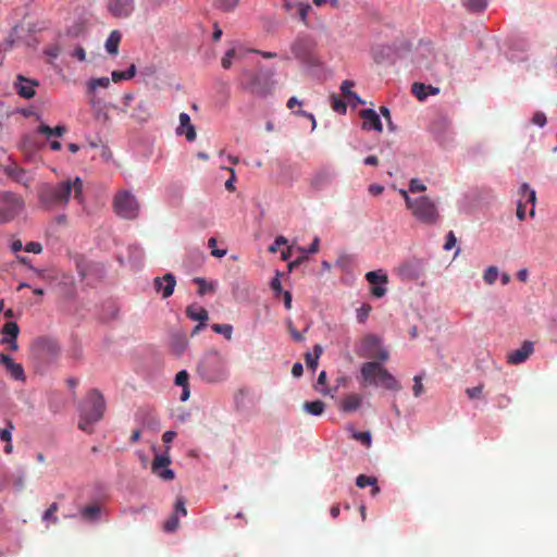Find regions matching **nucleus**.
Wrapping results in <instances>:
<instances>
[{
    "mask_svg": "<svg viewBox=\"0 0 557 557\" xmlns=\"http://www.w3.org/2000/svg\"><path fill=\"white\" fill-rule=\"evenodd\" d=\"M13 424L9 422L8 429H0V440L10 443L11 442V430L13 429Z\"/></svg>",
    "mask_w": 557,
    "mask_h": 557,
    "instance_id": "0e129e2a",
    "label": "nucleus"
},
{
    "mask_svg": "<svg viewBox=\"0 0 557 557\" xmlns=\"http://www.w3.org/2000/svg\"><path fill=\"white\" fill-rule=\"evenodd\" d=\"M136 74V66L135 64H132L127 71H113L112 72V81L114 83H119L121 81L131 79Z\"/></svg>",
    "mask_w": 557,
    "mask_h": 557,
    "instance_id": "2f4dec72",
    "label": "nucleus"
},
{
    "mask_svg": "<svg viewBox=\"0 0 557 557\" xmlns=\"http://www.w3.org/2000/svg\"><path fill=\"white\" fill-rule=\"evenodd\" d=\"M176 134H184L188 141H194L196 139L195 126L191 124L190 116L185 112L180 114V126L176 128Z\"/></svg>",
    "mask_w": 557,
    "mask_h": 557,
    "instance_id": "4be33fe9",
    "label": "nucleus"
},
{
    "mask_svg": "<svg viewBox=\"0 0 557 557\" xmlns=\"http://www.w3.org/2000/svg\"><path fill=\"white\" fill-rule=\"evenodd\" d=\"M25 201L13 191H0V224L13 221L22 213Z\"/></svg>",
    "mask_w": 557,
    "mask_h": 557,
    "instance_id": "39448f33",
    "label": "nucleus"
},
{
    "mask_svg": "<svg viewBox=\"0 0 557 557\" xmlns=\"http://www.w3.org/2000/svg\"><path fill=\"white\" fill-rule=\"evenodd\" d=\"M235 55H236L235 49L234 48L228 49L221 60L222 67L225 70L230 69L232 65V60L235 58Z\"/></svg>",
    "mask_w": 557,
    "mask_h": 557,
    "instance_id": "de8ad7c7",
    "label": "nucleus"
},
{
    "mask_svg": "<svg viewBox=\"0 0 557 557\" xmlns=\"http://www.w3.org/2000/svg\"><path fill=\"white\" fill-rule=\"evenodd\" d=\"M483 388H484V385L480 384L478 386L467 388L466 394L468 395V397L470 399H479L482 396Z\"/></svg>",
    "mask_w": 557,
    "mask_h": 557,
    "instance_id": "603ef678",
    "label": "nucleus"
},
{
    "mask_svg": "<svg viewBox=\"0 0 557 557\" xmlns=\"http://www.w3.org/2000/svg\"><path fill=\"white\" fill-rule=\"evenodd\" d=\"M104 410L102 394L98 389H91L79 406L78 428L88 434L92 433L94 424L102 419Z\"/></svg>",
    "mask_w": 557,
    "mask_h": 557,
    "instance_id": "f03ea898",
    "label": "nucleus"
},
{
    "mask_svg": "<svg viewBox=\"0 0 557 557\" xmlns=\"http://www.w3.org/2000/svg\"><path fill=\"white\" fill-rule=\"evenodd\" d=\"M66 131L67 129L64 125H58L55 127H50L47 124H40L37 127V133L47 136L48 139L51 138L52 136L61 137L66 133Z\"/></svg>",
    "mask_w": 557,
    "mask_h": 557,
    "instance_id": "c85d7f7f",
    "label": "nucleus"
},
{
    "mask_svg": "<svg viewBox=\"0 0 557 557\" xmlns=\"http://www.w3.org/2000/svg\"><path fill=\"white\" fill-rule=\"evenodd\" d=\"M110 13L119 18L128 17L134 9V0H111L108 4Z\"/></svg>",
    "mask_w": 557,
    "mask_h": 557,
    "instance_id": "f3484780",
    "label": "nucleus"
},
{
    "mask_svg": "<svg viewBox=\"0 0 557 557\" xmlns=\"http://www.w3.org/2000/svg\"><path fill=\"white\" fill-rule=\"evenodd\" d=\"M547 120H546V115L543 113V112H535L533 117H532V123L540 126V127H543L545 124H546Z\"/></svg>",
    "mask_w": 557,
    "mask_h": 557,
    "instance_id": "4d7b16f0",
    "label": "nucleus"
},
{
    "mask_svg": "<svg viewBox=\"0 0 557 557\" xmlns=\"http://www.w3.org/2000/svg\"><path fill=\"white\" fill-rule=\"evenodd\" d=\"M310 10H311V7L308 3H299L298 4L299 18L305 25H308V14H309Z\"/></svg>",
    "mask_w": 557,
    "mask_h": 557,
    "instance_id": "49530a36",
    "label": "nucleus"
},
{
    "mask_svg": "<svg viewBox=\"0 0 557 557\" xmlns=\"http://www.w3.org/2000/svg\"><path fill=\"white\" fill-rule=\"evenodd\" d=\"M409 210L419 222L429 225L436 224L441 218L436 203L426 196L414 198Z\"/></svg>",
    "mask_w": 557,
    "mask_h": 557,
    "instance_id": "0eeeda50",
    "label": "nucleus"
},
{
    "mask_svg": "<svg viewBox=\"0 0 557 557\" xmlns=\"http://www.w3.org/2000/svg\"><path fill=\"white\" fill-rule=\"evenodd\" d=\"M286 324H287V330L290 333L294 341L302 342L305 339L304 335L295 329L292 320L288 319Z\"/></svg>",
    "mask_w": 557,
    "mask_h": 557,
    "instance_id": "864d4df0",
    "label": "nucleus"
},
{
    "mask_svg": "<svg viewBox=\"0 0 557 557\" xmlns=\"http://www.w3.org/2000/svg\"><path fill=\"white\" fill-rule=\"evenodd\" d=\"M59 510V505L57 503H52L49 508L44 512L42 520H51L53 523L59 521L55 512Z\"/></svg>",
    "mask_w": 557,
    "mask_h": 557,
    "instance_id": "4c0bfd02",
    "label": "nucleus"
},
{
    "mask_svg": "<svg viewBox=\"0 0 557 557\" xmlns=\"http://www.w3.org/2000/svg\"><path fill=\"white\" fill-rule=\"evenodd\" d=\"M0 363L4 366L7 372L10 374L12 379L21 382L26 381V375L23 366L21 363L14 362L9 355L1 352Z\"/></svg>",
    "mask_w": 557,
    "mask_h": 557,
    "instance_id": "dca6fc26",
    "label": "nucleus"
},
{
    "mask_svg": "<svg viewBox=\"0 0 557 557\" xmlns=\"http://www.w3.org/2000/svg\"><path fill=\"white\" fill-rule=\"evenodd\" d=\"M60 52H61V48L59 45H52L45 49V53L53 59L58 58Z\"/></svg>",
    "mask_w": 557,
    "mask_h": 557,
    "instance_id": "052dcab7",
    "label": "nucleus"
},
{
    "mask_svg": "<svg viewBox=\"0 0 557 557\" xmlns=\"http://www.w3.org/2000/svg\"><path fill=\"white\" fill-rule=\"evenodd\" d=\"M302 408L312 416H321L324 412L325 404L322 400L305 401Z\"/></svg>",
    "mask_w": 557,
    "mask_h": 557,
    "instance_id": "c756f323",
    "label": "nucleus"
},
{
    "mask_svg": "<svg viewBox=\"0 0 557 557\" xmlns=\"http://www.w3.org/2000/svg\"><path fill=\"white\" fill-rule=\"evenodd\" d=\"M8 175L15 181L16 183H20L24 185L25 187H29L32 183V178L27 176V173L24 169L18 166L9 168L7 170Z\"/></svg>",
    "mask_w": 557,
    "mask_h": 557,
    "instance_id": "a878e982",
    "label": "nucleus"
},
{
    "mask_svg": "<svg viewBox=\"0 0 557 557\" xmlns=\"http://www.w3.org/2000/svg\"><path fill=\"white\" fill-rule=\"evenodd\" d=\"M34 348L42 358L50 361L57 359L61 352L58 342L48 337H40L36 339Z\"/></svg>",
    "mask_w": 557,
    "mask_h": 557,
    "instance_id": "ddd939ff",
    "label": "nucleus"
},
{
    "mask_svg": "<svg viewBox=\"0 0 557 557\" xmlns=\"http://www.w3.org/2000/svg\"><path fill=\"white\" fill-rule=\"evenodd\" d=\"M362 403V396L359 394H349L341 401L339 408L344 412L356 411Z\"/></svg>",
    "mask_w": 557,
    "mask_h": 557,
    "instance_id": "5701e85b",
    "label": "nucleus"
},
{
    "mask_svg": "<svg viewBox=\"0 0 557 557\" xmlns=\"http://www.w3.org/2000/svg\"><path fill=\"white\" fill-rule=\"evenodd\" d=\"M331 106L332 109L338 113H346L347 106L346 103L341 100L337 96L333 95L331 97Z\"/></svg>",
    "mask_w": 557,
    "mask_h": 557,
    "instance_id": "37998d69",
    "label": "nucleus"
},
{
    "mask_svg": "<svg viewBox=\"0 0 557 557\" xmlns=\"http://www.w3.org/2000/svg\"><path fill=\"white\" fill-rule=\"evenodd\" d=\"M198 372L208 382L220 381L226 374L223 360L218 352L207 354L198 364Z\"/></svg>",
    "mask_w": 557,
    "mask_h": 557,
    "instance_id": "6e6552de",
    "label": "nucleus"
},
{
    "mask_svg": "<svg viewBox=\"0 0 557 557\" xmlns=\"http://www.w3.org/2000/svg\"><path fill=\"white\" fill-rule=\"evenodd\" d=\"M519 195H520V198H519L518 205H517V218L519 220H524L525 209H527L528 203L532 205L529 214H530V216H534V214H535L534 206H535V201H536L535 190L532 189L529 186V184L523 183L520 187Z\"/></svg>",
    "mask_w": 557,
    "mask_h": 557,
    "instance_id": "9d476101",
    "label": "nucleus"
},
{
    "mask_svg": "<svg viewBox=\"0 0 557 557\" xmlns=\"http://www.w3.org/2000/svg\"><path fill=\"white\" fill-rule=\"evenodd\" d=\"M83 201V181L79 177L53 183H41L37 187V196L40 207L47 210L64 208L71 195Z\"/></svg>",
    "mask_w": 557,
    "mask_h": 557,
    "instance_id": "f257e3e1",
    "label": "nucleus"
},
{
    "mask_svg": "<svg viewBox=\"0 0 557 557\" xmlns=\"http://www.w3.org/2000/svg\"><path fill=\"white\" fill-rule=\"evenodd\" d=\"M287 239L280 235L275 238L274 243L269 247L270 252H276L280 246L286 245Z\"/></svg>",
    "mask_w": 557,
    "mask_h": 557,
    "instance_id": "bf43d9fd",
    "label": "nucleus"
},
{
    "mask_svg": "<svg viewBox=\"0 0 557 557\" xmlns=\"http://www.w3.org/2000/svg\"><path fill=\"white\" fill-rule=\"evenodd\" d=\"M25 250L27 252L40 253L42 251V246L38 242H29L26 244Z\"/></svg>",
    "mask_w": 557,
    "mask_h": 557,
    "instance_id": "13d9d810",
    "label": "nucleus"
},
{
    "mask_svg": "<svg viewBox=\"0 0 557 557\" xmlns=\"http://www.w3.org/2000/svg\"><path fill=\"white\" fill-rule=\"evenodd\" d=\"M399 194L401 195V197L404 198L405 202H406V207L407 209L409 210L410 207L412 206V203L414 202V199L411 198L409 195H408V191L405 190V189H399Z\"/></svg>",
    "mask_w": 557,
    "mask_h": 557,
    "instance_id": "774afa93",
    "label": "nucleus"
},
{
    "mask_svg": "<svg viewBox=\"0 0 557 557\" xmlns=\"http://www.w3.org/2000/svg\"><path fill=\"white\" fill-rule=\"evenodd\" d=\"M211 329L218 334H222L226 339L232 338L233 326L231 324H212Z\"/></svg>",
    "mask_w": 557,
    "mask_h": 557,
    "instance_id": "f704fd0d",
    "label": "nucleus"
},
{
    "mask_svg": "<svg viewBox=\"0 0 557 557\" xmlns=\"http://www.w3.org/2000/svg\"><path fill=\"white\" fill-rule=\"evenodd\" d=\"M186 315L193 321L206 322L208 320V311L196 304L186 308Z\"/></svg>",
    "mask_w": 557,
    "mask_h": 557,
    "instance_id": "bb28decb",
    "label": "nucleus"
},
{
    "mask_svg": "<svg viewBox=\"0 0 557 557\" xmlns=\"http://www.w3.org/2000/svg\"><path fill=\"white\" fill-rule=\"evenodd\" d=\"M315 47L317 42L311 35L300 33L292 42L290 51L304 64L314 65L317 63Z\"/></svg>",
    "mask_w": 557,
    "mask_h": 557,
    "instance_id": "20e7f679",
    "label": "nucleus"
},
{
    "mask_svg": "<svg viewBox=\"0 0 557 557\" xmlns=\"http://www.w3.org/2000/svg\"><path fill=\"white\" fill-rule=\"evenodd\" d=\"M173 515H176L177 517H178V515H182L184 517L187 515V509H186V506H185L184 497L180 496V497L176 498L175 506H174V513Z\"/></svg>",
    "mask_w": 557,
    "mask_h": 557,
    "instance_id": "09e8293b",
    "label": "nucleus"
},
{
    "mask_svg": "<svg viewBox=\"0 0 557 557\" xmlns=\"http://www.w3.org/2000/svg\"><path fill=\"white\" fill-rule=\"evenodd\" d=\"M497 277L498 269L496 267H488L483 274L484 281L490 285L494 284Z\"/></svg>",
    "mask_w": 557,
    "mask_h": 557,
    "instance_id": "58836bf2",
    "label": "nucleus"
},
{
    "mask_svg": "<svg viewBox=\"0 0 557 557\" xmlns=\"http://www.w3.org/2000/svg\"><path fill=\"white\" fill-rule=\"evenodd\" d=\"M280 273L277 272L276 273V276L271 281V288L278 295V294H283L284 292L282 290V284H281V280H280Z\"/></svg>",
    "mask_w": 557,
    "mask_h": 557,
    "instance_id": "e2e57ef3",
    "label": "nucleus"
},
{
    "mask_svg": "<svg viewBox=\"0 0 557 557\" xmlns=\"http://www.w3.org/2000/svg\"><path fill=\"white\" fill-rule=\"evenodd\" d=\"M412 392H413L414 397H420L424 392V387L422 384V377L420 375H416L413 377Z\"/></svg>",
    "mask_w": 557,
    "mask_h": 557,
    "instance_id": "8fccbe9b",
    "label": "nucleus"
},
{
    "mask_svg": "<svg viewBox=\"0 0 557 557\" xmlns=\"http://www.w3.org/2000/svg\"><path fill=\"white\" fill-rule=\"evenodd\" d=\"M423 272L424 265L422 260L416 258L403 262L397 268V274L405 281L418 280L422 276Z\"/></svg>",
    "mask_w": 557,
    "mask_h": 557,
    "instance_id": "9b49d317",
    "label": "nucleus"
},
{
    "mask_svg": "<svg viewBox=\"0 0 557 557\" xmlns=\"http://www.w3.org/2000/svg\"><path fill=\"white\" fill-rule=\"evenodd\" d=\"M110 85L108 77L92 78L88 82V90L94 92L98 87L107 88Z\"/></svg>",
    "mask_w": 557,
    "mask_h": 557,
    "instance_id": "c9c22d12",
    "label": "nucleus"
},
{
    "mask_svg": "<svg viewBox=\"0 0 557 557\" xmlns=\"http://www.w3.org/2000/svg\"><path fill=\"white\" fill-rule=\"evenodd\" d=\"M355 86L352 81H344L341 85V90L346 98H357V94L351 91V88Z\"/></svg>",
    "mask_w": 557,
    "mask_h": 557,
    "instance_id": "a19ab883",
    "label": "nucleus"
},
{
    "mask_svg": "<svg viewBox=\"0 0 557 557\" xmlns=\"http://www.w3.org/2000/svg\"><path fill=\"white\" fill-rule=\"evenodd\" d=\"M430 131L440 145L447 147L454 141L450 123L445 119H437L432 122Z\"/></svg>",
    "mask_w": 557,
    "mask_h": 557,
    "instance_id": "f8f14e48",
    "label": "nucleus"
},
{
    "mask_svg": "<svg viewBox=\"0 0 557 557\" xmlns=\"http://www.w3.org/2000/svg\"><path fill=\"white\" fill-rule=\"evenodd\" d=\"M426 189V186L421 183L418 178H412L409 183V191L411 193H421Z\"/></svg>",
    "mask_w": 557,
    "mask_h": 557,
    "instance_id": "6e6d98bb",
    "label": "nucleus"
},
{
    "mask_svg": "<svg viewBox=\"0 0 557 557\" xmlns=\"http://www.w3.org/2000/svg\"><path fill=\"white\" fill-rule=\"evenodd\" d=\"M113 210L122 219L134 220L138 216L140 205L128 190H120L113 198Z\"/></svg>",
    "mask_w": 557,
    "mask_h": 557,
    "instance_id": "423d86ee",
    "label": "nucleus"
},
{
    "mask_svg": "<svg viewBox=\"0 0 557 557\" xmlns=\"http://www.w3.org/2000/svg\"><path fill=\"white\" fill-rule=\"evenodd\" d=\"M456 242H457L456 237H455L454 233L450 231L447 234L446 243L444 245V249L445 250H450L456 245Z\"/></svg>",
    "mask_w": 557,
    "mask_h": 557,
    "instance_id": "69168bd1",
    "label": "nucleus"
},
{
    "mask_svg": "<svg viewBox=\"0 0 557 557\" xmlns=\"http://www.w3.org/2000/svg\"><path fill=\"white\" fill-rule=\"evenodd\" d=\"M238 4L237 0H218L216 7L224 11V12H231L233 11Z\"/></svg>",
    "mask_w": 557,
    "mask_h": 557,
    "instance_id": "c03bdc74",
    "label": "nucleus"
},
{
    "mask_svg": "<svg viewBox=\"0 0 557 557\" xmlns=\"http://www.w3.org/2000/svg\"><path fill=\"white\" fill-rule=\"evenodd\" d=\"M122 39V34L114 29L110 33L109 37L106 40V50L108 53L112 55H116L119 53V46Z\"/></svg>",
    "mask_w": 557,
    "mask_h": 557,
    "instance_id": "cd10ccee",
    "label": "nucleus"
},
{
    "mask_svg": "<svg viewBox=\"0 0 557 557\" xmlns=\"http://www.w3.org/2000/svg\"><path fill=\"white\" fill-rule=\"evenodd\" d=\"M171 459L166 455H157L151 465V471L164 481L174 479L173 470L169 469Z\"/></svg>",
    "mask_w": 557,
    "mask_h": 557,
    "instance_id": "2eb2a0df",
    "label": "nucleus"
},
{
    "mask_svg": "<svg viewBox=\"0 0 557 557\" xmlns=\"http://www.w3.org/2000/svg\"><path fill=\"white\" fill-rule=\"evenodd\" d=\"M194 282L198 285V294L205 295L207 292L213 290V285L206 282L202 277H195Z\"/></svg>",
    "mask_w": 557,
    "mask_h": 557,
    "instance_id": "79ce46f5",
    "label": "nucleus"
},
{
    "mask_svg": "<svg viewBox=\"0 0 557 557\" xmlns=\"http://www.w3.org/2000/svg\"><path fill=\"white\" fill-rule=\"evenodd\" d=\"M366 280L372 285L371 294L376 298H382L387 289L388 277L383 270L370 271L366 274Z\"/></svg>",
    "mask_w": 557,
    "mask_h": 557,
    "instance_id": "4468645a",
    "label": "nucleus"
},
{
    "mask_svg": "<svg viewBox=\"0 0 557 557\" xmlns=\"http://www.w3.org/2000/svg\"><path fill=\"white\" fill-rule=\"evenodd\" d=\"M314 354L306 352L305 355V361L308 368L315 370L318 367V360L322 354V347L320 345H315L313 347Z\"/></svg>",
    "mask_w": 557,
    "mask_h": 557,
    "instance_id": "7c9ffc66",
    "label": "nucleus"
},
{
    "mask_svg": "<svg viewBox=\"0 0 557 557\" xmlns=\"http://www.w3.org/2000/svg\"><path fill=\"white\" fill-rule=\"evenodd\" d=\"M352 437L361 442L367 447L371 445V434L369 432H355Z\"/></svg>",
    "mask_w": 557,
    "mask_h": 557,
    "instance_id": "3c124183",
    "label": "nucleus"
},
{
    "mask_svg": "<svg viewBox=\"0 0 557 557\" xmlns=\"http://www.w3.org/2000/svg\"><path fill=\"white\" fill-rule=\"evenodd\" d=\"M189 374L186 370L180 371L175 376V384L182 387L188 386Z\"/></svg>",
    "mask_w": 557,
    "mask_h": 557,
    "instance_id": "5fc2aeb1",
    "label": "nucleus"
},
{
    "mask_svg": "<svg viewBox=\"0 0 557 557\" xmlns=\"http://www.w3.org/2000/svg\"><path fill=\"white\" fill-rule=\"evenodd\" d=\"M372 310V307L369 304H363L358 310H357V320L359 323H364L367 319L369 318V314Z\"/></svg>",
    "mask_w": 557,
    "mask_h": 557,
    "instance_id": "ea45409f",
    "label": "nucleus"
},
{
    "mask_svg": "<svg viewBox=\"0 0 557 557\" xmlns=\"http://www.w3.org/2000/svg\"><path fill=\"white\" fill-rule=\"evenodd\" d=\"M154 288L158 293H161L162 298H169L176 285L175 276L171 273L164 274L162 277L154 278Z\"/></svg>",
    "mask_w": 557,
    "mask_h": 557,
    "instance_id": "a211bd4d",
    "label": "nucleus"
},
{
    "mask_svg": "<svg viewBox=\"0 0 557 557\" xmlns=\"http://www.w3.org/2000/svg\"><path fill=\"white\" fill-rule=\"evenodd\" d=\"M319 247H320V238L318 236H315L313 238L311 245L307 249L301 248V251L307 252V253H317L319 251Z\"/></svg>",
    "mask_w": 557,
    "mask_h": 557,
    "instance_id": "680f3d73",
    "label": "nucleus"
},
{
    "mask_svg": "<svg viewBox=\"0 0 557 557\" xmlns=\"http://www.w3.org/2000/svg\"><path fill=\"white\" fill-rule=\"evenodd\" d=\"M360 116L362 119V128L366 131H377L382 132L383 126L381 120L376 112L372 109H364L360 111Z\"/></svg>",
    "mask_w": 557,
    "mask_h": 557,
    "instance_id": "aec40b11",
    "label": "nucleus"
},
{
    "mask_svg": "<svg viewBox=\"0 0 557 557\" xmlns=\"http://www.w3.org/2000/svg\"><path fill=\"white\" fill-rule=\"evenodd\" d=\"M533 352V343L525 341L519 349L511 351L507 359L511 364H519L524 362Z\"/></svg>",
    "mask_w": 557,
    "mask_h": 557,
    "instance_id": "412c9836",
    "label": "nucleus"
},
{
    "mask_svg": "<svg viewBox=\"0 0 557 557\" xmlns=\"http://www.w3.org/2000/svg\"><path fill=\"white\" fill-rule=\"evenodd\" d=\"M242 78L243 88L251 94L265 96L270 91L267 82H264L262 77L257 73L245 70L242 73Z\"/></svg>",
    "mask_w": 557,
    "mask_h": 557,
    "instance_id": "1a4fd4ad",
    "label": "nucleus"
},
{
    "mask_svg": "<svg viewBox=\"0 0 557 557\" xmlns=\"http://www.w3.org/2000/svg\"><path fill=\"white\" fill-rule=\"evenodd\" d=\"M14 85L18 96L25 99H32L36 95L35 87L38 86V82L28 79L23 75H17Z\"/></svg>",
    "mask_w": 557,
    "mask_h": 557,
    "instance_id": "6ab92c4d",
    "label": "nucleus"
},
{
    "mask_svg": "<svg viewBox=\"0 0 557 557\" xmlns=\"http://www.w3.org/2000/svg\"><path fill=\"white\" fill-rule=\"evenodd\" d=\"M462 5L473 12L482 11L486 8V0H462Z\"/></svg>",
    "mask_w": 557,
    "mask_h": 557,
    "instance_id": "473e14b6",
    "label": "nucleus"
},
{
    "mask_svg": "<svg viewBox=\"0 0 557 557\" xmlns=\"http://www.w3.org/2000/svg\"><path fill=\"white\" fill-rule=\"evenodd\" d=\"M180 525V520L176 515H172L163 525L164 531L166 532H174Z\"/></svg>",
    "mask_w": 557,
    "mask_h": 557,
    "instance_id": "a18cd8bd",
    "label": "nucleus"
},
{
    "mask_svg": "<svg viewBox=\"0 0 557 557\" xmlns=\"http://www.w3.org/2000/svg\"><path fill=\"white\" fill-rule=\"evenodd\" d=\"M360 372L363 380L369 384H381L391 391H399L401 387L398 381L376 361L363 363Z\"/></svg>",
    "mask_w": 557,
    "mask_h": 557,
    "instance_id": "7ed1b4c3",
    "label": "nucleus"
},
{
    "mask_svg": "<svg viewBox=\"0 0 557 557\" xmlns=\"http://www.w3.org/2000/svg\"><path fill=\"white\" fill-rule=\"evenodd\" d=\"M18 333H20V327H18L17 323L7 322L3 325V329H2V334L4 335L3 337L17 338Z\"/></svg>",
    "mask_w": 557,
    "mask_h": 557,
    "instance_id": "72a5a7b5",
    "label": "nucleus"
},
{
    "mask_svg": "<svg viewBox=\"0 0 557 557\" xmlns=\"http://www.w3.org/2000/svg\"><path fill=\"white\" fill-rule=\"evenodd\" d=\"M102 507L98 504L88 505L82 508L81 517L87 522H96L100 519Z\"/></svg>",
    "mask_w": 557,
    "mask_h": 557,
    "instance_id": "393cba45",
    "label": "nucleus"
},
{
    "mask_svg": "<svg viewBox=\"0 0 557 557\" xmlns=\"http://www.w3.org/2000/svg\"><path fill=\"white\" fill-rule=\"evenodd\" d=\"M438 91L437 87L426 86L423 83H413L411 86V92L421 101L425 100L429 95H436Z\"/></svg>",
    "mask_w": 557,
    "mask_h": 557,
    "instance_id": "b1692460",
    "label": "nucleus"
},
{
    "mask_svg": "<svg viewBox=\"0 0 557 557\" xmlns=\"http://www.w3.org/2000/svg\"><path fill=\"white\" fill-rule=\"evenodd\" d=\"M376 478L375 476H369V475H366V474H360L357 476L356 479V485L360 488H364L367 486H372L376 483Z\"/></svg>",
    "mask_w": 557,
    "mask_h": 557,
    "instance_id": "e433bc0d",
    "label": "nucleus"
},
{
    "mask_svg": "<svg viewBox=\"0 0 557 557\" xmlns=\"http://www.w3.org/2000/svg\"><path fill=\"white\" fill-rule=\"evenodd\" d=\"M1 343L7 344L12 351H16L18 349L16 338L2 337Z\"/></svg>",
    "mask_w": 557,
    "mask_h": 557,
    "instance_id": "338daca9",
    "label": "nucleus"
}]
</instances>
